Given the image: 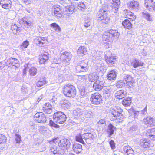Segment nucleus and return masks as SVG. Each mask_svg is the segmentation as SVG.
<instances>
[{
	"label": "nucleus",
	"mask_w": 155,
	"mask_h": 155,
	"mask_svg": "<svg viewBox=\"0 0 155 155\" xmlns=\"http://www.w3.org/2000/svg\"><path fill=\"white\" fill-rule=\"evenodd\" d=\"M109 12L108 6H103L102 8L100 9L98 12L97 15L98 20H101L102 22L104 23H108L110 20V17L108 15Z\"/></svg>",
	"instance_id": "f257e3e1"
},
{
	"label": "nucleus",
	"mask_w": 155,
	"mask_h": 155,
	"mask_svg": "<svg viewBox=\"0 0 155 155\" xmlns=\"http://www.w3.org/2000/svg\"><path fill=\"white\" fill-rule=\"evenodd\" d=\"M63 92L65 96L70 98H74L76 94V90L75 87L71 84L65 85L63 88Z\"/></svg>",
	"instance_id": "f03ea898"
},
{
	"label": "nucleus",
	"mask_w": 155,
	"mask_h": 155,
	"mask_svg": "<svg viewBox=\"0 0 155 155\" xmlns=\"http://www.w3.org/2000/svg\"><path fill=\"white\" fill-rule=\"evenodd\" d=\"M53 119L55 123L62 124L66 120V116L62 112L58 111L54 114Z\"/></svg>",
	"instance_id": "7ed1b4c3"
},
{
	"label": "nucleus",
	"mask_w": 155,
	"mask_h": 155,
	"mask_svg": "<svg viewBox=\"0 0 155 155\" xmlns=\"http://www.w3.org/2000/svg\"><path fill=\"white\" fill-rule=\"evenodd\" d=\"M122 110L119 107L111 109L110 113L112 115V120H115L117 119H120L123 117Z\"/></svg>",
	"instance_id": "20e7f679"
},
{
	"label": "nucleus",
	"mask_w": 155,
	"mask_h": 155,
	"mask_svg": "<svg viewBox=\"0 0 155 155\" xmlns=\"http://www.w3.org/2000/svg\"><path fill=\"white\" fill-rule=\"evenodd\" d=\"M88 61L87 60H84L81 61L79 64L76 67V70L79 72H86L89 68L88 65Z\"/></svg>",
	"instance_id": "39448f33"
},
{
	"label": "nucleus",
	"mask_w": 155,
	"mask_h": 155,
	"mask_svg": "<svg viewBox=\"0 0 155 155\" xmlns=\"http://www.w3.org/2000/svg\"><path fill=\"white\" fill-rule=\"evenodd\" d=\"M102 97L98 93H95L92 94L90 101L94 104H99L102 101Z\"/></svg>",
	"instance_id": "423d86ee"
},
{
	"label": "nucleus",
	"mask_w": 155,
	"mask_h": 155,
	"mask_svg": "<svg viewBox=\"0 0 155 155\" xmlns=\"http://www.w3.org/2000/svg\"><path fill=\"white\" fill-rule=\"evenodd\" d=\"M34 119L38 123H45L47 119L45 115L42 112H38L34 116Z\"/></svg>",
	"instance_id": "0eeeda50"
},
{
	"label": "nucleus",
	"mask_w": 155,
	"mask_h": 155,
	"mask_svg": "<svg viewBox=\"0 0 155 155\" xmlns=\"http://www.w3.org/2000/svg\"><path fill=\"white\" fill-rule=\"evenodd\" d=\"M71 144L70 141L66 139L61 140L58 143L59 146L63 150H68Z\"/></svg>",
	"instance_id": "6e6552de"
},
{
	"label": "nucleus",
	"mask_w": 155,
	"mask_h": 155,
	"mask_svg": "<svg viewBox=\"0 0 155 155\" xmlns=\"http://www.w3.org/2000/svg\"><path fill=\"white\" fill-rule=\"evenodd\" d=\"M112 54L110 52H106L105 58L107 64H108L112 65L114 63L116 59V56H112Z\"/></svg>",
	"instance_id": "1a4fd4ad"
},
{
	"label": "nucleus",
	"mask_w": 155,
	"mask_h": 155,
	"mask_svg": "<svg viewBox=\"0 0 155 155\" xmlns=\"http://www.w3.org/2000/svg\"><path fill=\"white\" fill-rule=\"evenodd\" d=\"M22 23L24 25L28 28H30L33 25V20L32 18L28 16L23 17L21 19Z\"/></svg>",
	"instance_id": "9d476101"
},
{
	"label": "nucleus",
	"mask_w": 155,
	"mask_h": 155,
	"mask_svg": "<svg viewBox=\"0 0 155 155\" xmlns=\"http://www.w3.org/2000/svg\"><path fill=\"white\" fill-rule=\"evenodd\" d=\"M83 109L77 108L73 110V114L75 118L83 119Z\"/></svg>",
	"instance_id": "9b49d317"
},
{
	"label": "nucleus",
	"mask_w": 155,
	"mask_h": 155,
	"mask_svg": "<svg viewBox=\"0 0 155 155\" xmlns=\"http://www.w3.org/2000/svg\"><path fill=\"white\" fill-rule=\"evenodd\" d=\"M5 61L6 65L9 66L12 65L17 67L18 65H15L18 64L19 62V61L18 59L12 58H10L7 60H5Z\"/></svg>",
	"instance_id": "f8f14e48"
},
{
	"label": "nucleus",
	"mask_w": 155,
	"mask_h": 155,
	"mask_svg": "<svg viewBox=\"0 0 155 155\" xmlns=\"http://www.w3.org/2000/svg\"><path fill=\"white\" fill-rule=\"evenodd\" d=\"M145 5L146 8H149L150 10L155 11V2L153 0H145Z\"/></svg>",
	"instance_id": "ddd939ff"
},
{
	"label": "nucleus",
	"mask_w": 155,
	"mask_h": 155,
	"mask_svg": "<svg viewBox=\"0 0 155 155\" xmlns=\"http://www.w3.org/2000/svg\"><path fill=\"white\" fill-rule=\"evenodd\" d=\"M34 42L36 44L42 46L47 42L45 38L43 37H37L34 40Z\"/></svg>",
	"instance_id": "4468645a"
},
{
	"label": "nucleus",
	"mask_w": 155,
	"mask_h": 155,
	"mask_svg": "<svg viewBox=\"0 0 155 155\" xmlns=\"http://www.w3.org/2000/svg\"><path fill=\"white\" fill-rule=\"evenodd\" d=\"M127 95V92L124 90H120L115 93V97L117 99H120L125 97Z\"/></svg>",
	"instance_id": "2eb2a0df"
},
{
	"label": "nucleus",
	"mask_w": 155,
	"mask_h": 155,
	"mask_svg": "<svg viewBox=\"0 0 155 155\" xmlns=\"http://www.w3.org/2000/svg\"><path fill=\"white\" fill-rule=\"evenodd\" d=\"M71 57L72 55L71 53L65 52L61 54L60 59L63 61L68 62L70 61Z\"/></svg>",
	"instance_id": "dca6fc26"
},
{
	"label": "nucleus",
	"mask_w": 155,
	"mask_h": 155,
	"mask_svg": "<svg viewBox=\"0 0 155 155\" xmlns=\"http://www.w3.org/2000/svg\"><path fill=\"white\" fill-rule=\"evenodd\" d=\"M52 109V105L48 102L45 103L43 107V112L48 114H50L51 113Z\"/></svg>",
	"instance_id": "f3484780"
},
{
	"label": "nucleus",
	"mask_w": 155,
	"mask_h": 155,
	"mask_svg": "<svg viewBox=\"0 0 155 155\" xmlns=\"http://www.w3.org/2000/svg\"><path fill=\"white\" fill-rule=\"evenodd\" d=\"M139 3L135 1H132L128 4V6L131 10L137 12L138 9Z\"/></svg>",
	"instance_id": "a211bd4d"
},
{
	"label": "nucleus",
	"mask_w": 155,
	"mask_h": 155,
	"mask_svg": "<svg viewBox=\"0 0 155 155\" xmlns=\"http://www.w3.org/2000/svg\"><path fill=\"white\" fill-rule=\"evenodd\" d=\"M54 14L58 18H60L62 16L61 14L62 9L58 5H55L54 6L53 9Z\"/></svg>",
	"instance_id": "6ab92c4d"
},
{
	"label": "nucleus",
	"mask_w": 155,
	"mask_h": 155,
	"mask_svg": "<svg viewBox=\"0 0 155 155\" xmlns=\"http://www.w3.org/2000/svg\"><path fill=\"white\" fill-rule=\"evenodd\" d=\"M103 82L100 81H96L94 83L93 87L94 89L96 91H100L103 87Z\"/></svg>",
	"instance_id": "aec40b11"
},
{
	"label": "nucleus",
	"mask_w": 155,
	"mask_h": 155,
	"mask_svg": "<svg viewBox=\"0 0 155 155\" xmlns=\"http://www.w3.org/2000/svg\"><path fill=\"white\" fill-rule=\"evenodd\" d=\"M49 58V54L48 52L44 51L39 58V62L41 64H44Z\"/></svg>",
	"instance_id": "412c9836"
},
{
	"label": "nucleus",
	"mask_w": 155,
	"mask_h": 155,
	"mask_svg": "<svg viewBox=\"0 0 155 155\" xmlns=\"http://www.w3.org/2000/svg\"><path fill=\"white\" fill-rule=\"evenodd\" d=\"M111 35L107 31L105 32L102 35V39L105 43H106L107 44H109V42H111Z\"/></svg>",
	"instance_id": "4be33fe9"
},
{
	"label": "nucleus",
	"mask_w": 155,
	"mask_h": 155,
	"mask_svg": "<svg viewBox=\"0 0 155 155\" xmlns=\"http://www.w3.org/2000/svg\"><path fill=\"white\" fill-rule=\"evenodd\" d=\"M150 142L147 140L146 139H141L140 140V145L143 148H148L150 146Z\"/></svg>",
	"instance_id": "5701e85b"
},
{
	"label": "nucleus",
	"mask_w": 155,
	"mask_h": 155,
	"mask_svg": "<svg viewBox=\"0 0 155 155\" xmlns=\"http://www.w3.org/2000/svg\"><path fill=\"white\" fill-rule=\"evenodd\" d=\"M87 51V48L84 46H81L79 47L78 51V54L79 56H83L85 55Z\"/></svg>",
	"instance_id": "b1692460"
},
{
	"label": "nucleus",
	"mask_w": 155,
	"mask_h": 155,
	"mask_svg": "<svg viewBox=\"0 0 155 155\" xmlns=\"http://www.w3.org/2000/svg\"><path fill=\"white\" fill-rule=\"evenodd\" d=\"M123 150L124 152H125L128 155H134V152L132 149L129 146H124Z\"/></svg>",
	"instance_id": "393cba45"
},
{
	"label": "nucleus",
	"mask_w": 155,
	"mask_h": 155,
	"mask_svg": "<svg viewBox=\"0 0 155 155\" xmlns=\"http://www.w3.org/2000/svg\"><path fill=\"white\" fill-rule=\"evenodd\" d=\"M72 148L73 150L77 154H79L82 150V145L79 143L73 144Z\"/></svg>",
	"instance_id": "a878e982"
},
{
	"label": "nucleus",
	"mask_w": 155,
	"mask_h": 155,
	"mask_svg": "<svg viewBox=\"0 0 155 155\" xmlns=\"http://www.w3.org/2000/svg\"><path fill=\"white\" fill-rule=\"evenodd\" d=\"M117 76V72L114 70H112L108 73L107 75L108 80L112 81L114 80Z\"/></svg>",
	"instance_id": "bb28decb"
},
{
	"label": "nucleus",
	"mask_w": 155,
	"mask_h": 155,
	"mask_svg": "<svg viewBox=\"0 0 155 155\" xmlns=\"http://www.w3.org/2000/svg\"><path fill=\"white\" fill-rule=\"evenodd\" d=\"M111 3L113 5V6H115L112 8V11L116 12L118 11V7L120 5V0H112Z\"/></svg>",
	"instance_id": "cd10ccee"
},
{
	"label": "nucleus",
	"mask_w": 155,
	"mask_h": 155,
	"mask_svg": "<svg viewBox=\"0 0 155 155\" xmlns=\"http://www.w3.org/2000/svg\"><path fill=\"white\" fill-rule=\"evenodd\" d=\"M11 29L13 33L15 34L19 33L21 31V28L20 27L18 26L17 25L15 24L11 25Z\"/></svg>",
	"instance_id": "c85d7f7f"
},
{
	"label": "nucleus",
	"mask_w": 155,
	"mask_h": 155,
	"mask_svg": "<svg viewBox=\"0 0 155 155\" xmlns=\"http://www.w3.org/2000/svg\"><path fill=\"white\" fill-rule=\"evenodd\" d=\"M153 118L150 117H147L146 119H144V122L147 127H151L153 125Z\"/></svg>",
	"instance_id": "c756f323"
},
{
	"label": "nucleus",
	"mask_w": 155,
	"mask_h": 155,
	"mask_svg": "<svg viewBox=\"0 0 155 155\" xmlns=\"http://www.w3.org/2000/svg\"><path fill=\"white\" fill-rule=\"evenodd\" d=\"M144 63L140 60L135 59L133 61L132 65L134 68H136L140 66H143Z\"/></svg>",
	"instance_id": "7c9ffc66"
},
{
	"label": "nucleus",
	"mask_w": 155,
	"mask_h": 155,
	"mask_svg": "<svg viewBox=\"0 0 155 155\" xmlns=\"http://www.w3.org/2000/svg\"><path fill=\"white\" fill-rule=\"evenodd\" d=\"M107 32L109 33L111 37L118 38L119 36V33L117 30L111 29L108 30Z\"/></svg>",
	"instance_id": "2f4dec72"
},
{
	"label": "nucleus",
	"mask_w": 155,
	"mask_h": 155,
	"mask_svg": "<svg viewBox=\"0 0 155 155\" xmlns=\"http://www.w3.org/2000/svg\"><path fill=\"white\" fill-rule=\"evenodd\" d=\"M122 24L123 26L126 28L130 29L132 28V24L127 19H125L123 21Z\"/></svg>",
	"instance_id": "473e14b6"
},
{
	"label": "nucleus",
	"mask_w": 155,
	"mask_h": 155,
	"mask_svg": "<svg viewBox=\"0 0 155 155\" xmlns=\"http://www.w3.org/2000/svg\"><path fill=\"white\" fill-rule=\"evenodd\" d=\"M89 80L91 82L97 81L99 78L98 76L95 73L90 74L89 75Z\"/></svg>",
	"instance_id": "72a5a7b5"
},
{
	"label": "nucleus",
	"mask_w": 155,
	"mask_h": 155,
	"mask_svg": "<svg viewBox=\"0 0 155 155\" xmlns=\"http://www.w3.org/2000/svg\"><path fill=\"white\" fill-rule=\"evenodd\" d=\"M116 129V127L113 126L111 124H109L108 126V129H107V133L109 135L108 137H110L114 134V131Z\"/></svg>",
	"instance_id": "f704fd0d"
},
{
	"label": "nucleus",
	"mask_w": 155,
	"mask_h": 155,
	"mask_svg": "<svg viewBox=\"0 0 155 155\" xmlns=\"http://www.w3.org/2000/svg\"><path fill=\"white\" fill-rule=\"evenodd\" d=\"M62 107L64 109H68L71 105L69 102L67 100L61 101V103Z\"/></svg>",
	"instance_id": "c9c22d12"
},
{
	"label": "nucleus",
	"mask_w": 155,
	"mask_h": 155,
	"mask_svg": "<svg viewBox=\"0 0 155 155\" xmlns=\"http://www.w3.org/2000/svg\"><path fill=\"white\" fill-rule=\"evenodd\" d=\"M47 82L45 77H43L40 79V80L37 83L36 85L38 87H41L45 85Z\"/></svg>",
	"instance_id": "e433bc0d"
},
{
	"label": "nucleus",
	"mask_w": 155,
	"mask_h": 155,
	"mask_svg": "<svg viewBox=\"0 0 155 155\" xmlns=\"http://www.w3.org/2000/svg\"><path fill=\"white\" fill-rule=\"evenodd\" d=\"M83 119L86 117H91L92 116V113L90 111L83 109Z\"/></svg>",
	"instance_id": "4c0bfd02"
},
{
	"label": "nucleus",
	"mask_w": 155,
	"mask_h": 155,
	"mask_svg": "<svg viewBox=\"0 0 155 155\" xmlns=\"http://www.w3.org/2000/svg\"><path fill=\"white\" fill-rule=\"evenodd\" d=\"M131 103V100L129 97L124 99L122 101V104L125 107L129 106Z\"/></svg>",
	"instance_id": "58836bf2"
},
{
	"label": "nucleus",
	"mask_w": 155,
	"mask_h": 155,
	"mask_svg": "<svg viewBox=\"0 0 155 155\" xmlns=\"http://www.w3.org/2000/svg\"><path fill=\"white\" fill-rule=\"evenodd\" d=\"M103 93L107 94H110L111 93L112 89L111 87H105L104 86L103 87Z\"/></svg>",
	"instance_id": "ea45409f"
},
{
	"label": "nucleus",
	"mask_w": 155,
	"mask_h": 155,
	"mask_svg": "<svg viewBox=\"0 0 155 155\" xmlns=\"http://www.w3.org/2000/svg\"><path fill=\"white\" fill-rule=\"evenodd\" d=\"M142 15L147 20L150 21H153L152 18L148 12L145 11L143 12L142 13Z\"/></svg>",
	"instance_id": "a19ab883"
},
{
	"label": "nucleus",
	"mask_w": 155,
	"mask_h": 155,
	"mask_svg": "<svg viewBox=\"0 0 155 155\" xmlns=\"http://www.w3.org/2000/svg\"><path fill=\"white\" fill-rule=\"evenodd\" d=\"M50 26L56 32H60L61 31V29L60 27L56 23L51 24Z\"/></svg>",
	"instance_id": "79ce46f5"
},
{
	"label": "nucleus",
	"mask_w": 155,
	"mask_h": 155,
	"mask_svg": "<svg viewBox=\"0 0 155 155\" xmlns=\"http://www.w3.org/2000/svg\"><path fill=\"white\" fill-rule=\"evenodd\" d=\"M75 138L76 141L80 142L83 144H85L83 140V135H81V134H79L76 136Z\"/></svg>",
	"instance_id": "37998d69"
},
{
	"label": "nucleus",
	"mask_w": 155,
	"mask_h": 155,
	"mask_svg": "<svg viewBox=\"0 0 155 155\" xmlns=\"http://www.w3.org/2000/svg\"><path fill=\"white\" fill-rule=\"evenodd\" d=\"M50 151L53 153L54 155H60V153L59 150H57V148L55 146L51 147Z\"/></svg>",
	"instance_id": "c03bdc74"
},
{
	"label": "nucleus",
	"mask_w": 155,
	"mask_h": 155,
	"mask_svg": "<svg viewBox=\"0 0 155 155\" xmlns=\"http://www.w3.org/2000/svg\"><path fill=\"white\" fill-rule=\"evenodd\" d=\"M125 82L124 80H120L115 84L116 86L118 88H122L124 86Z\"/></svg>",
	"instance_id": "a18cd8bd"
},
{
	"label": "nucleus",
	"mask_w": 155,
	"mask_h": 155,
	"mask_svg": "<svg viewBox=\"0 0 155 155\" xmlns=\"http://www.w3.org/2000/svg\"><path fill=\"white\" fill-rule=\"evenodd\" d=\"M147 134L149 136H155V128L148 129L147 132Z\"/></svg>",
	"instance_id": "49530a36"
},
{
	"label": "nucleus",
	"mask_w": 155,
	"mask_h": 155,
	"mask_svg": "<svg viewBox=\"0 0 155 155\" xmlns=\"http://www.w3.org/2000/svg\"><path fill=\"white\" fill-rule=\"evenodd\" d=\"M37 70L36 68L34 67H31L29 70L30 75L31 76H35L37 73Z\"/></svg>",
	"instance_id": "de8ad7c7"
},
{
	"label": "nucleus",
	"mask_w": 155,
	"mask_h": 155,
	"mask_svg": "<svg viewBox=\"0 0 155 155\" xmlns=\"http://www.w3.org/2000/svg\"><path fill=\"white\" fill-rule=\"evenodd\" d=\"M83 139L84 140L86 139H87L94 138V136L92 134L87 133H84L83 134Z\"/></svg>",
	"instance_id": "09e8293b"
},
{
	"label": "nucleus",
	"mask_w": 155,
	"mask_h": 155,
	"mask_svg": "<svg viewBox=\"0 0 155 155\" xmlns=\"http://www.w3.org/2000/svg\"><path fill=\"white\" fill-rule=\"evenodd\" d=\"M124 78L126 82L134 81L132 77L128 74L124 76Z\"/></svg>",
	"instance_id": "8fccbe9b"
},
{
	"label": "nucleus",
	"mask_w": 155,
	"mask_h": 155,
	"mask_svg": "<svg viewBox=\"0 0 155 155\" xmlns=\"http://www.w3.org/2000/svg\"><path fill=\"white\" fill-rule=\"evenodd\" d=\"M84 27L87 28L91 25L90 19L88 18H86L84 20Z\"/></svg>",
	"instance_id": "3c124183"
},
{
	"label": "nucleus",
	"mask_w": 155,
	"mask_h": 155,
	"mask_svg": "<svg viewBox=\"0 0 155 155\" xmlns=\"http://www.w3.org/2000/svg\"><path fill=\"white\" fill-rule=\"evenodd\" d=\"M130 14H127V18L131 21L134 20L136 18L135 15L131 12H130Z\"/></svg>",
	"instance_id": "603ef678"
},
{
	"label": "nucleus",
	"mask_w": 155,
	"mask_h": 155,
	"mask_svg": "<svg viewBox=\"0 0 155 155\" xmlns=\"http://www.w3.org/2000/svg\"><path fill=\"white\" fill-rule=\"evenodd\" d=\"M79 91L80 94V97L81 98L84 97L87 94V93L84 88H80L79 89Z\"/></svg>",
	"instance_id": "864d4df0"
},
{
	"label": "nucleus",
	"mask_w": 155,
	"mask_h": 155,
	"mask_svg": "<svg viewBox=\"0 0 155 155\" xmlns=\"http://www.w3.org/2000/svg\"><path fill=\"white\" fill-rule=\"evenodd\" d=\"M57 1L63 5H65L70 2V1L69 0H57Z\"/></svg>",
	"instance_id": "5fc2aeb1"
},
{
	"label": "nucleus",
	"mask_w": 155,
	"mask_h": 155,
	"mask_svg": "<svg viewBox=\"0 0 155 155\" xmlns=\"http://www.w3.org/2000/svg\"><path fill=\"white\" fill-rule=\"evenodd\" d=\"M2 7L4 9H10L12 6V3H7L3 5H1Z\"/></svg>",
	"instance_id": "6e6d98bb"
},
{
	"label": "nucleus",
	"mask_w": 155,
	"mask_h": 155,
	"mask_svg": "<svg viewBox=\"0 0 155 155\" xmlns=\"http://www.w3.org/2000/svg\"><path fill=\"white\" fill-rule=\"evenodd\" d=\"M105 121L104 120L101 119L97 123L98 126H101L102 127H105Z\"/></svg>",
	"instance_id": "4d7b16f0"
},
{
	"label": "nucleus",
	"mask_w": 155,
	"mask_h": 155,
	"mask_svg": "<svg viewBox=\"0 0 155 155\" xmlns=\"http://www.w3.org/2000/svg\"><path fill=\"white\" fill-rule=\"evenodd\" d=\"M6 140V137L5 136L0 134V143L5 142Z\"/></svg>",
	"instance_id": "13d9d810"
},
{
	"label": "nucleus",
	"mask_w": 155,
	"mask_h": 155,
	"mask_svg": "<svg viewBox=\"0 0 155 155\" xmlns=\"http://www.w3.org/2000/svg\"><path fill=\"white\" fill-rule=\"evenodd\" d=\"M54 121L52 120H50L49 121V124L52 127H54V128H59V126L56 124Z\"/></svg>",
	"instance_id": "bf43d9fd"
},
{
	"label": "nucleus",
	"mask_w": 155,
	"mask_h": 155,
	"mask_svg": "<svg viewBox=\"0 0 155 155\" xmlns=\"http://www.w3.org/2000/svg\"><path fill=\"white\" fill-rule=\"evenodd\" d=\"M15 137L16 143H19L21 140V136L18 134H15Z\"/></svg>",
	"instance_id": "052dcab7"
},
{
	"label": "nucleus",
	"mask_w": 155,
	"mask_h": 155,
	"mask_svg": "<svg viewBox=\"0 0 155 155\" xmlns=\"http://www.w3.org/2000/svg\"><path fill=\"white\" fill-rule=\"evenodd\" d=\"M29 42L28 41H26L24 42L22 45H21V48L23 49V48H27V46L29 45Z\"/></svg>",
	"instance_id": "680f3d73"
},
{
	"label": "nucleus",
	"mask_w": 155,
	"mask_h": 155,
	"mask_svg": "<svg viewBox=\"0 0 155 155\" xmlns=\"http://www.w3.org/2000/svg\"><path fill=\"white\" fill-rule=\"evenodd\" d=\"M78 7L81 9H85V5L84 2H79L78 3Z\"/></svg>",
	"instance_id": "e2e57ef3"
},
{
	"label": "nucleus",
	"mask_w": 155,
	"mask_h": 155,
	"mask_svg": "<svg viewBox=\"0 0 155 155\" xmlns=\"http://www.w3.org/2000/svg\"><path fill=\"white\" fill-rule=\"evenodd\" d=\"M11 1L10 0H1L0 1V5H4L7 3H11Z\"/></svg>",
	"instance_id": "0e129e2a"
},
{
	"label": "nucleus",
	"mask_w": 155,
	"mask_h": 155,
	"mask_svg": "<svg viewBox=\"0 0 155 155\" xmlns=\"http://www.w3.org/2000/svg\"><path fill=\"white\" fill-rule=\"evenodd\" d=\"M147 105H146L145 107L144 108V109L143 110L140 111H139L140 114H141L143 115H144L145 114H146L147 113Z\"/></svg>",
	"instance_id": "69168bd1"
},
{
	"label": "nucleus",
	"mask_w": 155,
	"mask_h": 155,
	"mask_svg": "<svg viewBox=\"0 0 155 155\" xmlns=\"http://www.w3.org/2000/svg\"><path fill=\"white\" fill-rule=\"evenodd\" d=\"M75 6L74 5H71V6H69L68 9L69 12L72 13L74 11V10L75 9Z\"/></svg>",
	"instance_id": "338daca9"
},
{
	"label": "nucleus",
	"mask_w": 155,
	"mask_h": 155,
	"mask_svg": "<svg viewBox=\"0 0 155 155\" xmlns=\"http://www.w3.org/2000/svg\"><path fill=\"white\" fill-rule=\"evenodd\" d=\"M109 144L112 149L115 148V145L114 141L113 140H111L109 142Z\"/></svg>",
	"instance_id": "774afa93"
}]
</instances>
